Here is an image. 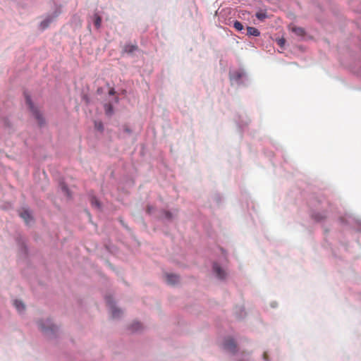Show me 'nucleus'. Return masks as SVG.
<instances>
[{
	"label": "nucleus",
	"mask_w": 361,
	"mask_h": 361,
	"mask_svg": "<svg viewBox=\"0 0 361 361\" xmlns=\"http://www.w3.org/2000/svg\"><path fill=\"white\" fill-rule=\"evenodd\" d=\"M47 326L44 324V322H39L38 325L41 331L47 335H49V333H54L56 327L51 322L49 319L46 321Z\"/></svg>",
	"instance_id": "1"
},
{
	"label": "nucleus",
	"mask_w": 361,
	"mask_h": 361,
	"mask_svg": "<svg viewBox=\"0 0 361 361\" xmlns=\"http://www.w3.org/2000/svg\"><path fill=\"white\" fill-rule=\"evenodd\" d=\"M25 100L26 103L28 105L30 111L32 112L33 115L35 116V118L38 120V121L41 123L43 121L42 116L40 114V112L38 111V109L35 107L33 105L30 97L28 95L25 96Z\"/></svg>",
	"instance_id": "2"
},
{
	"label": "nucleus",
	"mask_w": 361,
	"mask_h": 361,
	"mask_svg": "<svg viewBox=\"0 0 361 361\" xmlns=\"http://www.w3.org/2000/svg\"><path fill=\"white\" fill-rule=\"evenodd\" d=\"M224 346L226 350L231 353H234L236 350V344L233 338L226 339Z\"/></svg>",
	"instance_id": "3"
},
{
	"label": "nucleus",
	"mask_w": 361,
	"mask_h": 361,
	"mask_svg": "<svg viewBox=\"0 0 361 361\" xmlns=\"http://www.w3.org/2000/svg\"><path fill=\"white\" fill-rule=\"evenodd\" d=\"M214 271L219 279H224L225 277V272L221 269L220 266L217 263H214L213 265Z\"/></svg>",
	"instance_id": "4"
},
{
	"label": "nucleus",
	"mask_w": 361,
	"mask_h": 361,
	"mask_svg": "<svg viewBox=\"0 0 361 361\" xmlns=\"http://www.w3.org/2000/svg\"><path fill=\"white\" fill-rule=\"evenodd\" d=\"M166 277L169 284L174 285L179 281V276L175 274H166Z\"/></svg>",
	"instance_id": "5"
},
{
	"label": "nucleus",
	"mask_w": 361,
	"mask_h": 361,
	"mask_svg": "<svg viewBox=\"0 0 361 361\" xmlns=\"http://www.w3.org/2000/svg\"><path fill=\"white\" fill-rule=\"evenodd\" d=\"M137 49L138 47L136 44H128L124 46L123 51L127 54H132L135 51L137 50Z\"/></svg>",
	"instance_id": "6"
},
{
	"label": "nucleus",
	"mask_w": 361,
	"mask_h": 361,
	"mask_svg": "<svg viewBox=\"0 0 361 361\" xmlns=\"http://www.w3.org/2000/svg\"><path fill=\"white\" fill-rule=\"evenodd\" d=\"M247 35L248 36L258 37L260 35V32L256 27H247Z\"/></svg>",
	"instance_id": "7"
},
{
	"label": "nucleus",
	"mask_w": 361,
	"mask_h": 361,
	"mask_svg": "<svg viewBox=\"0 0 361 361\" xmlns=\"http://www.w3.org/2000/svg\"><path fill=\"white\" fill-rule=\"evenodd\" d=\"M290 29H291L292 32H294L298 36L302 37V36H304L305 34V31L302 27H297V26L294 25V26L291 27Z\"/></svg>",
	"instance_id": "8"
},
{
	"label": "nucleus",
	"mask_w": 361,
	"mask_h": 361,
	"mask_svg": "<svg viewBox=\"0 0 361 361\" xmlns=\"http://www.w3.org/2000/svg\"><path fill=\"white\" fill-rule=\"evenodd\" d=\"M20 216L25 220L26 224H29L32 221V216L27 210H24L20 213Z\"/></svg>",
	"instance_id": "9"
},
{
	"label": "nucleus",
	"mask_w": 361,
	"mask_h": 361,
	"mask_svg": "<svg viewBox=\"0 0 361 361\" xmlns=\"http://www.w3.org/2000/svg\"><path fill=\"white\" fill-rule=\"evenodd\" d=\"M111 312L112 317H114V318L119 317L122 313L120 309H118L113 305H111Z\"/></svg>",
	"instance_id": "10"
},
{
	"label": "nucleus",
	"mask_w": 361,
	"mask_h": 361,
	"mask_svg": "<svg viewBox=\"0 0 361 361\" xmlns=\"http://www.w3.org/2000/svg\"><path fill=\"white\" fill-rule=\"evenodd\" d=\"M13 304L19 312H22L25 310V305L21 301L16 300Z\"/></svg>",
	"instance_id": "11"
},
{
	"label": "nucleus",
	"mask_w": 361,
	"mask_h": 361,
	"mask_svg": "<svg viewBox=\"0 0 361 361\" xmlns=\"http://www.w3.org/2000/svg\"><path fill=\"white\" fill-rule=\"evenodd\" d=\"M104 111H105V114L107 116H111L114 114V109H113L112 104L110 103L105 104H104Z\"/></svg>",
	"instance_id": "12"
},
{
	"label": "nucleus",
	"mask_w": 361,
	"mask_h": 361,
	"mask_svg": "<svg viewBox=\"0 0 361 361\" xmlns=\"http://www.w3.org/2000/svg\"><path fill=\"white\" fill-rule=\"evenodd\" d=\"M53 18H51V17H48L45 20H44L41 24H40V27L42 30H44L46 29L49 25L50 24V23L52 21Z\"/></svg>",
	"instance_id": "13"
},
{
	"label": "nucleus",
	"mask_w": 361,
	"mask_h": 361,
	"mask_svg": "<svg viewBox=\"0 0 361 361\" xmlns=\"http://www.w3.org/2000/svg\"><path fill=\"white\" fill-rule=\"evenodd\" d=\"M90 203H91L92 206H93V207H95L98 209L101 208V204H100L99 201L95 197H91Z\"/></svg>",
	"instance_id": "14"
},
{
	"label": "nucleus",
	"mask_w": 361,
	"mask_h": 361,
	"mask_svg": "<svg viewBox=\"0 0 361 361\" xmlns=\"http://www.w3.org/2000/svg\"><path fill=\"white\" fill-rule=\"evenodd\" d=\"M233 27L234 28L238 30V31H241L243 30V24L240 22V21H238V20H235L233 23Z\"/></svg>",
	"instance_id": "15"
},
{
	"label": "nucleus",
	"mask_w": 361,
	"mask_h": 361,
	"mask_svg": "<svg viewBox=\"0 0 361 361\" xmlns=\"http://www.w3.org/2000/svg\"><path fill=\"white\" fill-rule=\"evenodd\" d=\"M94 25H95L97 28H99V27H100V25H101V23H102V18H101V17H100V16H97H97H95V18H94Z\"/></svg>",
	"instance_id": "16"
},
{
	"label": "nucleus",
	"mask_w": 361,
	"mask_h": 361,
	"mask_svg": "<svg viewBox=\"0 0 361 361\" xmlns=\"http://www.w3.org/2000/svg\"><path fill=\"white\" fill-rule=\"evenodd\" d=\"M256 17L259 19V20H264L266 17H267V15L264 13H262V12H258L256 13Z\"/></svg>",
	"instance_id": "17"
},
{
	"label": "nucleus",
	"mask_w": 361,
	"mask_h": 361,
	"mask_svg": "<svg viewBox=\"0 0 361 361\" xmlns=\"http://www.w3.org/2000/svg\"><path fill=\"white\" fill-rule=\"evenodd\" d=\"M141 328V324L139 322L133 324L132 329L133 331H138Z\"/></svg>",
	"instance_id": "18"
},
{
	"label": "nucleus",
	"mask_w": 361,
	"mask_h": 361,
	"mask_svg": "<svg viewBox=\"0 0 361 361\" xmlns=\"http://www.w3.org/2000/svg\"><path fill=\"white\" fill-rule=\"evenodd\" d=\"M95 128L99 130H103V125L101 122H95Z\"/></svg>",
	"instance_id": "19"
},
{
	"label": "nucleus",
	"mask_w": 361,
	"mask_h": 361,
	"mask_svg": "<svg viewBox=\"0 0 361 361\" xmlns=\"http://www.w3.org/2000/svg\"><path fill=\"white\" fill-rule=\"evenodd\" d=\"M277 42L280 47H283L285 44V39L283 38L279 39Z\"/></svg>",
	"instance_id": "20"
},
{
	"label": "nucleus",
	"mask_w": 361,
	"mask_h": 361,
	"mask_svg": "<svg viewBox=\"0 0 361 361\" xmlns=\"http://www.w3.org/2000/svg\"><path fill=\"white\" fill-rule=\"evenodd\" d=\"M115 93H116V92H115V90L114 88L110 89V90L109 92V94L110 95H114V94H115Z\"/></svg>",
	"instance_id": "21"
},
{
	"label": "nucleus",
	"mask_w": 361,
	"mask_h": 361,
	"mask_svg": "<svg viewBox=\"0 0 361 361\" xmlns=\"http://www.w3.org/2000/svg\"><path fill=\"white\" fill-rule=\"evenodd\" d=\"M152 209H153V208H152V207H151V206H148V207H147V212L148 213H151Z\"/></svg>",
	"instance_id": "22"
},
{
	"label": "nucleus",
	"mask_w": 361,
	"mask_h": 361,
	"mask_svg": "<svg viewBox=\"0 0 361 361\" xmlns=\"http://www.w3.org/2000/svg\"><path fill=\"white\" fill-rule=\"evenodd\" d=\"M166 216L167 218L170 219V218L171 217V215L170 212H166Z\"/></svg>",
	"instance_id": "23"
},
{
	"label": "nucleus",
	"mask_w": 361,
	"mask_h": 361,
	"mask_svg": "<svg viewBox=\"0 0 361 361\" xmlns=\"http://www.w3.org/2000/svg\"><path fill=\"white\" fill-rule=\"evenodd\" d=\"M62 188L64 191L68 192V188L66 186H63Z\"/></svg>",
	"instance_id": "24"
},
{
	"label": "nucleus",
	"mask_w": 361,
	"mask_h": 361,
	"mask_svg": "<svg viewBox=\"0 0 361 361\" xmlns=\"http://www.w3.org/2000/svg\"><path fill=\"white\" fill-rule=\"evenodd\" d=\"M264 358L265 360H267V353H264Z\"/></svg>",
	"instance_id": "25"
}]
</instances>
